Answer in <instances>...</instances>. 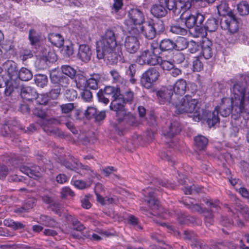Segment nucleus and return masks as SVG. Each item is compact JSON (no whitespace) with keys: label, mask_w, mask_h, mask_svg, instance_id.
I'll list each match as a JSON object with an SVG mask.
<instances>
[{"label":"nucleus","mask_w":249,"mask_h":249,"mask_svg":"<svg viewBox=\"0 0 249 249\" xmlns=\"http://www.w3.org/2000/svg\"><path fill=\"white\" fill-rule=\"evenodd\" d=\"M249 76L242 75L233 85L230 98L222 99L221 115L227 117L231 109L237 114L249 115V89H246Z\"/></svg>","instance_id":"1"},{"label":"nucleus","mask_w":249,"mask_h":249,"mask_svg":"<svg viewBox=\"0 0 249 249\" xmlns=\"http://www.w3.org/2000/svg\"><path fill=\"white\" fill-rule=\"evenodd\" d=\"M221 101L219 107H216L213 111L207 109H201L198 106V100L190 95H186L173 103V109L177 114H186L192 118L194 122H198L202 120L207 121L209 127L213 126L219 122L218 112H221Z\"/></svg>","instance_id":"2"},{"label":"nucleus","mask_w":249,"mask_h":249,"mask_svg":"<svg viewBox=\"0 0 249 249\" xmlns=\"http://www.w3.org/2000/svg\"><path fill=\"white\" fill-rule=\"evenodd\" d=\"M97 56L99 59H107L114 63L121 57V50L117 44L114 32L107 30L96 43Z\"/></svg>","instance_id":"3"},{"label":"nucleus","mask_w":249,"mask_h":249,"mask_svg":"<svg viewBox=\"0 0 249 249\" xmlns=\"http://www.w3.org/2000/svg\"><path fill=\"white\" fill-rule=\"evenodd\" d=\"M105 95L111 96L112 101L110 105V108L116 112L117 119H120V115H125V112L123 109L122 100L121 97L120 89L117 88L112 86H107L103 91Z\"/></svg>","instance_id":"4"},{"label":"nucleus","mask_w":249,"mask_h":249,"mask_svg":"<svg viewBox=\"0 0 249 249\" xmlns=\"http://www.w3.org/2000/svg\"><path fill=\"white\" fill-rule=\"evenodd\" d=\"M144 21V16L141 10L137 8L131 9L128 13L127 18L124 21V30L131 34Z\"/></svg>","instance_id":"5"},{"label":"nucleus","mask_w":249,"mask_h":249,"mask_svg":"<svg viewBox=\"0 0 249 249\" xmlns=\"http://www.w3.org/2000/svg\"><path fill=\"white\" fill-rule=\"evenodd\" d=\"M172 10L175 15H180V18L182 22L184 23L185 26L188 28H191L196 25L197 27L200 26L204 20V16L200 14L197 13L193 15L190 13L189 9H181L179 12H177V8H175L173 9H169Z\"/></svg>","instance_id":"6"},{"label":"nucleus","mask_w":249,"mask_h":249,"mask_svg":"<svg viewBox=\"0 0 249 249\" xmlns=\"http://www.w3.org/2000/svg\"><path fill=\"white\" fill-rule=\"evenodd\" d=\"M131 34L136 36L142 34L145 38L148 39H152L156 35V24L153 23L144 21L137 29H135Z\"/></svg>","instance_id":"7"},{"label":"nucleus","mask_w":249,"mask_h":249,"mask_svg":"<svg viewBox=\"0 0 249 249\" xmlns=\"http://www.w3.org/2000/svg\"><path fill=\"white\" fill-rule=\"evenodd\" d=\"M22 96L27 100H32L36 99V102L40 105L46 104L48 100L47 95L39 94L36 95V92L30 87H24L21 89Z\"/></svg>","instance_id":"8"},{"label":"nucleus","mask_w":249,"mask_h":249,"mask_svg":"<svg viewBox=\"0 0 249 249\" xmlns=\"http://www.w3.org/2000/svg\"><path fill=\"white\" fill-rule=\"evenodd\" d=\"M160 76L159 71L154 68H151L146 71L141 79V83L143 87L149 89L158 79Z\"/></svg>","instance_id":"9"},{"label":"nucleus","mask_w":249,"mask_h":249,"mask_svg":"<svg viewBox=\"0 0 249 249\" xmlns=\"http://www.w3.org/2000/svg\"><path fill=\"white\" fill-rule=\"evenodd\" d=\"M99 76L97 74H94L93 77L86 80L85 78L80 80L79 83L76 81V86L78 88L81 90H85L86 87L93 89H96L98 88V83L99 81Z\"/></svg>","instance_id":"10"},{"label":"nucleus","mask_w":249,"mask_h":249,"mask_svg":"<svg viewBox=\"0 0 249 249\" xmlns=\"http://www.w3.org/2000/svg\"><path fill=\"white\" fill-rule=\"evenodd\" d=\"M122 98V105H123V109L122 110H124L125 112V115H120V119H117L119 123H121L122 121H125L126 122H128L129 123H130V122L129 121V119H133V117L130 114L127 113L126 110L124 109V103L126 102H131L133 98V93L131 91H127L126 92L124 95H121L119 97Z\"/></svg>","instance_id":"11"},{"label":"nucleus","mask_w":249,"mask_h":249,"mask_svg":"<svg viewBox=\"0 0 249 249\" xmlns=\"http://www.w3.org/2000/svg\"><path fill=\"white\" fill-rule=\"evenodd\" d=\"M124 45L128 53H134L139 50L140 42L136 36H128L125 38Z\"/></svg>","instance_id":"12"},{"label":"nucleus","mask_w":249,"mask_h":249,"mask_svg":"<svg viewBox=\"0 0 249 249\" xmlns=\"http://www.w3.org/2000/svg\"><path fill=\"white\" fill-rule=\"evenodd\" d=\"M225 28L231 34L237 32L239 29V23L233 14H230L224 21Z\"/></svg>","instance_id":"13"},{"label":"nucleus","mask_w":249,"mask_h":249,"mask_svg":"<svg viewBox=\"0 0 249 249\" xmlns=\"http://www.w3.org/2000/svg\"><path fill=\"white\" fill-rule=\"evenodd\" d=\"M91 51L89 47L86 44H81L79 46L78 57L82 61L88 62L91 58Z\"/></svg>","instance_id":"14"},{"label":"nucleus","mask_w":249,"mask_h":249,"mask_svg":"<svg viewBox=\"0 0 249 249\" xmlns=\"http://www.w3.org/2000/svg\"><path fill=\"white\" fill-rule=\"evenodd\" d=\"M160 4H155L153 5L151 8V14L157 18H161L165 16L167 12V9L162 5L164 4L166 8H168L167 5L164 2H160L159 0Z\"/></svg>","instance_id":"15"},{"label":"nucleus","mask_w":249,"mask_h":249,"mask_svg":"<svg viewBox=\"0 0 249 249\" xmlns=\"http://www.w3.org/2000/svg\"><path fill=\"white\" fill-rule=\"evenodd\" d=\"M143 195L152 209H156L158 207L159 202L155 198L153 190L152 188H147L143 190Z\"/></svg>","instance_id":"16"},{"label":"nucleus","mask_w":249,"mask_h":249,"mask_svg":"<svg viewBox=\"0 0 249 249\" xmlns=\"http://www.w3.org/2000/svg\"><path fill=\"white\" fill-rule=\"evenodd\" d=\"M187 89L186 80L183 79L178 80L174 85L173 91L176 95H183L185 93Z\"/></svg>","instance_id":"17"},{"label":"nucleus","mask_w":249,"mask_h":249,"mask_svg":"<svg viewBox=\"0 0 249 249\" xmlns=\"http://www.w3.org/2000/svg\"><path fill=\"white\" fill-rule=\"evenodd\" d=\"M152 52V48L141 52L136 59V62L140 65H149V60L150 59Z\"/></svg>","instance_id":"18"},{"label":"nucleus","mask_w":249,"mask_h":249,"mask_svg":"<svg viewBox=\"0 0 249 249\" xmlns=\"http://www.w3.org/2000/svg\"><path fill=\"white\" fill-rule=\"evenodd\" d=\"M180 131V127L179 124L178 122H174L171 124L168 129H164L163 133L166 137L171 138L179 133Z\"/></svg>","instance_id":"19"},{"label":"nucleus","mask_w":249,"mask_h":249,"mask_svg":"<svg viewBox=\"0 0 249 249\" xmlns=\"http://www.w3.org/2000/svg\"><path fill=\"white\" fill-rule=\"evenodd\" d=\"M38 170H40V169L38 166H36L33 167L32 168H30L25 166H22L20 168V171L26 174L30 178H34L41 176V173Z\"/></svg>","instance_id":"20"},{"label":"nucleus","mask_w":249,"mask_h":249,"mask_svg":"<svg viewBox=\"0 0 249 249\" xmlns=\"http://www.w3.org/2000/svg\"><path fill=\"white\" fill-rule=\"evenodd\" d=\"M157 96H158L160 102L161 104H163L165 102H170L171 99H173L174 100L176 99L175 97L173 96V93H171L168 89H163L159 91L157 93Z\"/></svg>","instance_id":"21"},{"label":"nucleus","mask_w":249,"mask_h":249,"mask_svg":"<svg viewBox=\"0 0 249 249\" xmlns=\"http://www.w3.org/2000/svg\"><path fill=\"white\" fill-rule=\"evenodd\" d=\"M37 110H35V114H37V115L40 118V119L38 120V123L40 124V125L42 127L43 129L45 131H47L49 130L46 128L47 125L51 124H52L60 123V122L57 120L54 119H47L44 113H42V114L41 115L37 114V113L36 112V111Z\"/></svg>","instance_id":"22"},{"label":"nucleus","mask_w":249,"mask_h":249,"mask_svg":"<svg viewBox=\"0 0 249 249\" xmlns=\"http://www.w3.org/2000/svg\"><path fill=\"white\" fill-rule=\"evenodd\" d=\"M48 39L52 44L57 47H60L64 43L63 37L58 33L50 34L48 36Z\"/></svg>","instance_id":"23"},{"label":"nucleus","mask_w":249,"mask_h":249,"mask_svg":"<svg viewBox=\"0 0 249 249\" xmlns=\"http://www.w3.org/2000/svg\"><path fill=\"white\" fill-rule=\"evenodd\" d=\"M211 46L212 42L208 39L203 41L201 45V53L205 59H209L212 56Z\"/></svg>","instance_id":"24"},{"label":"nucleus","mask_w":249,"mask_h":249,"mask_svg":"<svg viewBox=\"0 0 249 249\" xmlns=\"http://www.w3.org/2000/svg\"><path fill=\"white\" fill-rule=\"evenodd\" d=\"M149 65L155 66L159 65L161 62V57L160 55V49L157 48L153 49V52L149 60Z\"/></svg>","instance_id":"25"},{"label":"nucleus","mask_w":249,"mask_h":249,"mask_svg":"<svg viewBox=\"0 0 249 249\" xmlns=\"http://www.w3.org/2000/svg\"><path fill=\"white\" fill-rule=\"evenodd\" d=\"M123 6V0H113V3L111 6V12L117 18H121V16L118 14Z\"/></svg>","instance_id":"26"},{"label":"nucleus","mask_w":249,"mask_h":249,"mask_svg":"<svg viewBox=\"0 0 249 249\" xmlns=\"http://www.w3.org/2000/svg\"><path fill=\"white\" fill-rule=\"evenodd\" d=\"M41 53L43 55H46L45 58L49 64L54 63L57 60L55 53L49 47L45 48Z\"/></svg>","instance_id":"27"},{"label":"nucleus","mask_w":249,"mask_h":249,"mask_svg":"<svg viewBox=\"0 0 249 249\" xmlns=\"http://www.w3.org/2000/svg\"><path fill=\"white\" fill-rule=\"evenodd\" d=\"M218 13L220 16L228 17L230 14H233L230 11L228 4L226 1H222L217 6Z\"/></svg>","instance_id":"28"},{"label":"nucleus","mask_w":249,"mask_h":249,"mask_svg":"<svg viewBox=\"0 0 249 249\" xmlns=\"http://www.w3.org/2000/svg\"><path fill=\"white\" fill-rule=\"evenodd\" d=\"M195 142L196 146L199 150H203L206 147L208 140L204 136L198 135L195 138Z\"/></svg>","instance_id":"29"},{"label":"nucleus","mask_w":249,"mask_h":249,"mask_svg":"<svg viewBox=\"0 0 249 249\" xmlns=\"http://www.w3.org/2000/svg\"><path fill=\"white\" fill-rule=\"evenodd\" d=\"M61 53L65 56L69 57L73 54V45L69 41H67L61 50Z\"/></svg>","instance_id":"30"},{"label":"nucleus","mask_w":249,"mask_h":249,"mask_svg":"<svg viewBox=\"0 0 249 249\" xmlns=\"http://www.w3.org/2000/svg\"><path fill=\"white\" fill-rule=\"evenodd\" d=\"M237 10L241 16H246L249 14V4L246 1H242L237 5Z\"/></svg>","instance_id":"31"},{"label":"nucleus","mask_w":249,"mask_h":249,"mask_svg":"<svg viewBox=\"0 0 249 249\" xmlns=\"http://www.w3.org/2000/svg\"><path fill=\"white\" fill-rule=\"evenodd\" d=\"M46 55H43L41 53L38 55V58L36 62V66L38 69L43 70L46 69L50 65L45 58Z\"/></svg>","instance_id":"32"},{"label":"nucleus","mask_w":249,"mask_h":249,"mask_svg":"<svg viewBox=\"0 0 249 249\" xmlns=\"http://www.w3.org/2000/svg\"><path fill=\"white\" fill-rule=\"evenodd\" d=\"M18 77L21 80L26 81L30 80L32 78L33 75L30 70L25 68H22L18 72Z\"/></svg>","instance_id":"33"},{"label":"nucleus","mask_w":249,"mask_h":249,"mask_svg":"<svg viewBox=\"0 0 249 249\" xmlns=\"http://www.w3.org/2000/svg\"><path fill=\"white\" fill-rule=\"evenodd\" d=\"M175 49L179 51L183 50L187 48L188 43L186 38L183 37L179 36L176 42L174 43Z\"/></svg>","instance_id":"34"},{"label":"nucleus","mask_w":249,"mask_h":249,"mask_svg":"<svg viewBox=\"0 0 249 249\" xmlns=\"http://www.w3.org/2000/svg\"><path fill=\"white\" fill-rule=\"evenodd\" d=\"M160 49L162 51H168L175 49L174 42L170 39H164L160 43Z\"/></svg>","instance_id":"35"},{"label":"nucleus","mask_w":249,"mask_h":249,"mask_svg":"<svg viewBox=\"0 0 249 249\" xmlns=\"http://www.w3.org/2000/svg\"><path fill=\"white\" fill-rule=\"evenodd\" d=\"M72 184L78 189H84L90 186L92 184V181L85 182L81 180H75L72 181Z\"/></svg>","instance_id":"36"},{"label":"nucleus","mask_w":249,"mask_h":249,"mask_svg":"<svg viewBox=\"0 0 249 249\" xmlns=\"http://www.w3.org/2000/svg\"><path fill=\"white\" fill-rule=\"evenodd\" d=\"M218 27L217 21L214 18L208 19L205 24L206 30L208 32L215 31Z\"/></svg>","instance_id":"37"},{"label":"nucleus","mask_w":249,"mask_h":249,"mask_svg":"<svg viewBox=\"0 0 249 249\" xmlns=\"http://www.w3.org/2000/svg\"><path fill=\"white\" fill-rule=\"evenodd\" d=\"M110 74L112 79V82L117 84H122L124 82L123 78L121 76L119 72L116 70H111Z\"/></svg>","instance_id":"38"},{"label":"nucleus","mask_w":249,"mask_h":249,"mask_svg":"<svg viewBox=\"0 0 249 249\" xmlns=\"http://www.w3.org/2000/svg\"><path fill=\"white\" fill-rule=\"evenodd\" d=\"M40 221L43 225L46 226L55 227L57 225L54 219L46 215H41L40 218Z\"/></svg>","instance_id":"39"},{"label":"nucleus","mask_w":249,"mask_h":249,"mask_svg":"<svg viewBox=\"0 0 249 249\" xmlns=\"http://www.w3.org/2000/svg\"><path fill=\"white\" fill-rule=\"evenodd\" d=\"M35 81L38 87L43 88L47 83V77L45 75H37L35 77Z\"/></svg>","instance_id":"40"},{"label":"nucleus","mask_w":249,"mask_h":249,"mask_svg":"<svg viewBox=\"0 0 249 249\" xmlns=\"http://www.w3.org/2000/svg\"><path fill=\"white\" fill-rule=\"evenodd\" d=\"M50 77L52 82L57 83L61 79V72L57 69H53L50 72Z\"/></svg>","instance_id":"41"},{"label":"nucleus","mask_w":249,"mask_h":249,"mask_svg":"<svg viewBox=\"0 0 249 249\" xmlns=\"http://www.w3.org/2000/svg\"><path fill=\"white\" fill-rule=\"evenodd\" d=\"M62 72L71 78H73L75 74L76 71L71 67L68 65L63 66L61 68Z\"/></svg>","instance_id":"42"},{"label":"nucleus","mask_w":249,"mask_h":249,"mask_svg":"<svg viewBox=\"0 0 249 249\" xmlns=\"http://www.w3.org/2000/svg\"><path fill=\"white\" fill-rule=\"evenodd\" d=\"M4 225L12 227L14 229H21L23 227L22 224L19 222H16L11 219H5L4 220Z\"/></svg>","instance_id":"43"},{"label":"nucleus","mask_w":249,"mask_h":249,"mask_svg":"<svg viewBox=\"0 0 249 249\" xmlns=\"http://www.w3.org/2000/svg\"><path fill=\"white\" fill-rule=\"evenodd\" d=\"M42 200L45 203L48 204V207H50L53 211L57 213L56 208L58 207V205L56 204L52 198L48 196H45L42 197Z\"/></svg>","instance_id":"44"},{"label":"nucleus","mask_w":249,"mask_h":249,"mask_svg":"<svg viewBox=\"0 0 249 249\" xmlns=\"http://www.w3.org/2000/svg\"><path fill=\"white\" fill-rule=\"evenodd\" d=\"M170 30L174 34L181 35H185L187 33L185 29L177 25L172 26Z\"/></svg>","instance_id":"45"},{"label":"nucleus","mask_w":249,"mask_h":249,"mask_svg":"<svg viewBox=\"0 0 249 249\" xmlns=\"http://www.w3.org/2000/svg\"><path fill=\"white\" fill-rule=\"evenodd\" d=\"M161 68L164 70L169 71L174 68V64L172 61L163 60L161 58V62L159 64Z\"/></svg>","instance_id":"46"},{"label":"nucleus","mask_w":249,"mask_h":249,"mask_svg":"<svg viewBox=\"0 0 249 249\" xmlns=\"http://www.w3.org/2000/svg\"><path fill=\"white\" fill-rule=\"evenodd\" d=\"M203 65L202 62L197 58H196L193 61L192 69L194 71L198 72L202 70Z\"/></svg>","instance_id":"47"},{"label":"nucleus","mask_w":249,"mask_h":249,"mask_svg":"<svg viewBox=\"0 0 249 249\" xmlns=\"http://www.w3.org/2000/svg\"><path fill=\"white\" fill-rule=\"evenodd\" d=\"M189 50L192 53H195L198 51L200 49V46L195 41H190L188 45Z\"/></svg>","instance_id":"48"},{"label":"nucleus","mask_w":249,"mask_h":249,"mask_svg":"<svg viewBox=\"0 0 249 249\" xmlns=\"http://www.w3.org/2000/svg\"><path fill=\"white\" fill-rule=\"evenodd\" d=\"M65 95L68 100L72 101L76 98L77 94L75 90L73 89H68L66 90Z\"/></svg>","instance_id":"49"},{"label":"nucleus","mask_w":249,"mask_h":249,"mask_svg":"<svg viewBox=\"0 0 249 249\" xmlns=\"http://www.w3.org/2000/svg\"><path fill=\"white\" fill-rule=\"evenodd\" d=\"M62 197H65L68 196H74L73 192L69 187H63L61 192Z\"/></svg>","instance_id":"50"},{"label":"nucleus","mask_w":249,"mask_h":249,"mask_svg":"<svg viewBox=\"0 0 249 249\" xmlns=\"http://www.w3.org/2000/svg\"><path fill=\"white\" fill-rule=\"evenodd\" d=\"M96 195L97 201L102 205L106 204L107 203H112L113 202L112 198H108L107 200H106L98 193L96 194Z\"/></svg>","instance_id":"51"},{"label":"nucleus","mask_w":249,"mask_h":249,"mask_svg":"<svg viewBox=\"0 0 249 249\" xmlns=\"http://www.w3.org/2000/svg\"><path fill=\"white\" fill-rule=\"evenodd\" d=\"M74 108L72 103L66 104L61 106V108L63 113H67L71 111Z\"/></svg>","instance_id":"52"},{"label":"nucleus","mask_w":249,"mask_h":249,"mask_svg":"<svg viewBox=\"0 0 249 249\" xmlns=\"http://www.w3.org/2000/svg\"><path fill=\"white\" fill-rule=\"evenodd\" d=\"M6 65L11 66V68H7V72L11 77H13L15 74L16 75L17 74L15 64L13 65L12 62H8Z\"/></svg>","instance_id":"53"},{"label":"nucleus","mask_w":249,"mask_h":249,"mask_svg":"<svg viewBox=\"0 0 249 249\" xmlns=\"http://www.w3.org/2000/svg\"><path fill=\"white\" fill-rule=\"evenodd\" d=\"M97 114L96 109L94 107H89L86 111V115L87 117L90 118L95 116Z\"/></svg>","instance_id":"54"},{"label":"nucleus","mask_w":249,"mask_h":249,"mask_svg":"<svg viewBox=\"0 0 249 249\" xmlns=\"http://www.w3.org/2000/svg\"><path fill=\"white\" fill-rule=\"evenodd\" d=\"M97 95L100 102L103 103L105 105L108 104L109 99L106 97L107 95L103 93L102 91L98 92Z\"/></svg>","instance_id":"55"},{"label":"nucleus","mask_w":249,"mask_h":249,"mask_svg":"<svg viewBox=\"0 0 249 249\" xmlns=\"http://www.w3.org/2000/svg\"><path fill=\"white\" fill-rule=\"evenodd\" d=\"M36 34V32L34 30H30L29 32V39L32 44H35L38 40Z\"/></svg>","instance_id":"56"},{"label":"nucleus","mask_w":249,"mask_h":249,"mask_svg":"<svg viewBox=\"0 0 249 249\" xmlns=\"http://www.w3.org/2000/svg\"><path fill=\"white\" fill-rule=\"evenodd\" d=\"M56 181L60 184L65 183L68 180V178L64 174H59L56 177Z\"/></svg>","instance_id":"57"},{"label":"nucleus","mask_w":249,"mask_h":249,"mask_svg":"<svg viewBox=\"0 0 249 249\" xmlns=\"http://www.w3.org/2000/svg\"><path fill=\"white\" fill-rule=\"evenodd\" d=\"M135 69L136 65L131 64L129 65L128 70L126 71L127 74L129 75L130 77L134 76L135 73Z\"/></svg>","instance_id":"58"},{"label":"nucleus","mask_w":249,"mask_h":249,"mask_svg":"<svg viewBox=\"0 0 249 249\" xmlns=\"http://www.w3.org/2000/svg\"><path fill=\"white\" fill-rule=\"evenodd\" d=\"M82 97L85 101L89 102L92 98L91 93L89 90H85L83 92Z\"/></svg>","instance_id":"59"},{"label":"nucleus","mask_w":249,"mask_h":249,"mask_svg":"<svg viewBox=\"0 0 249 249\" xmlns=\"http://www.w3.org/2000/svg\"><path fill=\"white\" fill-rule=\"evenodd\" d=\"M70 79L67 77H62L58 82L60 85L62 87H67L70 83Z\"/></svg>","instance_id":"60"},{"label":"nucleus","mask_w":249,"mask_h":249,"mask_svg":"<svg viewBox=\"0 0 249 249\" xmlns=\"http://www.w3.org/2000/svg\"><path fill=\"white\" fill-rule=\"evenodd\" d=\"M238 192L242 196L247 198L249 202V193L246 189L241 187L238 189Z\"/></svg>","instance_id":"61"},{"label":"nucleus","mask_w":249,"mask_h":249,"mask_svg":"<svg viewBox=\"0 0 249 249\" xmlns=\"http://www.w3.org/2000/svg\"><path fill=\"white\" fill-rule=\"evenodd\" d=\"M82 206L84 208L88 209L91 207V204L87 197L83 198L82 201Z\"/></svg>","instance_id":"62"},{"label":"nucleus","mask_w":249,"mask_h":249,"mask_svg":"<svg viewBox=\"0 0 249 249\" xmlns=\"http://www.w3.org/2000/svg\"><path fill=\"white\" fill-rule=\"evenodd\" d=\"M114 171L115 170L113 167H107L103 170V173L104 174L105 176H108L112 174V173H113Z\"/></svg>","instance_id":"63"},{"label":"nucleus","mask_w":249,"mask_h":249,"mask_svg":"<svg viewBox=\"0 0 249 249\" xmlns=\"http://www.w3.org/2000/svg\"><path fill=\"white\" fill-rule=\"evenodd\" d=\"M74 229L77 231H82L84 229L83 226L79 222L73 223V224Z\"/></svg>","instance_id":"64"}]
</instances>
